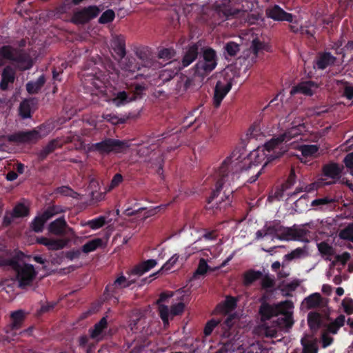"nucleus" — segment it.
I'll return each mask as SVG.
<instances>
[{"label": "nucleus", "instance_id": "nucleus-1", "mask_svg": "<svg viewBox=\"0 0 353 353\" xmlns=\"http://www.w3.org/2000/svg\"><path fill=\"white\" fill-rule=\"evenodd\" d=\"M241 156L239 151H233L230 156L228 157L221 163V166L215 172L214 177L216 179L215 189H214L210 196L207 199L206 210H212L214 214L218 212H225L231 207L233 201V190L225 188L223 192V196L220 200L213 203V201L218 198L221 191L223 188L225 183L229 178V174L234 176L239 171L244 169V166L241 164L239 159Z\"/></svg>", "mask_w": 353, "mask_h": 353}, {"label": "nucleus", "instance_id": "nucleus-2", "mask_svg": "<svg viewBox=\"0 0 353 353\" xmlns=\"http://www.w3.org/2000/svg\"><path fill=\"white\" fill-rule=\"evenodd\" d=\"M292 124L293 125L287 129L284 133L279 134L277 137L272 138L265 143L264 150L268 153L263 152L262 154V157L265 156L267 159L263 166L280 158L287 152L286 147L281 145L283 142H288L306 131L304 123H296V121H293Z\"/></svg>", "mask_w": 353, "mask_h": 353}, {"label": "nucleus", "instance_id": "nucleus-3", "mask_svg": "<svg viewBox=\"0 0 353 353\" xmlns=\"http://www.w3.org/2000/svg\"><path fill=\"white\" fill-rule=\"evenodd\" d=\"M199 61L194 65V74L204 78L208 76L217 66L218 57L215 50L209 46L201 48Z\"/></svg>", "mask_w": 353, "mask_h": 353}, {"label": "nucleus", "instance_id": "nucleus-4", "mask_svg": "<svg viewBox=\"0 0 353 353\" xmlns=\"http://www.w3.org/2000/svg\"><path fill=\"white\" fill-rule=\"evenodd\" d=\"M5 59L17 63L22 70H29L32 66L29 54L8 45L0 48V67L5 65Z\"/></svg>", "mask_w": 353, "mask_h": 353}, {"label": "nucleus", "instance_id": "nucleus-5", "mask_svg": "<svg viewBox=\"0 0 353 353\" xmlns=\"http://www.w3.org/2000/svg\"><path fill=\"white\" fill-rule=\"evenodd\" d=\"M129 147L130 145L126 141L105 138L100 142L92 143L90 146L89 150L92 152H97L102 157H105L111 153H123Z\"/></svg>", "mask_w": 353, "mask_h": 353}, {"label": "nucleus", "instance_id": "nucleus-6", "mask_svg": "<svg viewBox=\"0 0 353 353\" xmlns=\"http://www.w3.org/2000/svg\"><path fill=\"white\" fill-rule=\"evenodd\" d=\"M145 90V87L141 84L137 83L134 88L126 92L125 90L119 91L113 94L112 103L117 107L125 105L137 99L142 97L143 92Z\"/></svg>", "mask_w": 353, "mask_h": 353}, {"label": "nucleus", "instance_id": "nucleus-7", "mask_svg": "<svg viewBox=\"0 0 353 353\" xmlns=\"http://www.w3.org/2000/svg\"><path fill=\"white\" fill-rule=\"evenodd\" d=\"M46 134H41L40 131L36 129L26 131H19L6 136V139L11 143L33 144L37 143Z\"/></svg>", "mask_w": 353, "mask_h": 353}, {"label": "nucleus", "instance_id": "nucleus-8", "mask_svg": "<svg viewBox=\"0 0 353 353\" xmlns=\"http://www.w3.org/2000/svg\"><path fill=\"white\" fill-rule=\"evenodd\" d=\"M100 10L97 6H89L74 12L71 21L76 25H83L97 17Z\"/></svg>", "mask_w": 353, "mask_h": 353}, {"label": "nucleus", "instance_id": "nucleus-9", "mask_svg": "<svg viewBox=\"0 0 353 353\" xmlns=\"http://www.w3.org/2000/svg\"><path fill=\"white\" fill-rule=\"evenodd\" d=\"M232 86V79L224 77L217 81L214 90L213 104L215 108L220 106L221 101Z\"/></svg>", "mask_w": 353, "mask_h": 353}, {"label": "nucleus", "instance_id": "nucleus-10", "mask_svg": "<svg viewBox=\"0 0 353 353\" xmlns=\"http://www.w3.org/2000/svg\"><path fill=\"white\" fill-rule=\"evenodd\" d=\"M19 285L21 288L30 285L36 276L37 272L33 265L25 263L23 265L19 264V268L15 270Z\"/></svg>", "mask_w": 353, "mask_h": 353}, {"label": "nucleus", "instance_id": "nucleus-11", "mask_svg": "<svg viewBox=\"0 0 353 353\" xmlns=\"http://www.w3.org/2000/svg\"><path fill=\"white\" fill-rule=\"evenodd\" d=\"M261 305L259 310V314L261 316V321L270 320L273 316H277L280 313L283 312V303L279 305H271L266 302L265 296H263L261 299ZM288 302L283 303V304Z\"/></svg>", "mask_w": 353, "mask_h": 353}, {"label": "nucleus", "instance_id": "nucleus-12", "mask_svg": "<svg viewBox=\"0 0 353 353\" xmlns=\"http://www.w3.org/2000/svg\"><path fill=\"white\" fill-rule=\"evenodd\" d=\"M265 15L268 18L276 21L294 22V16L291 13L285 12L279 5H274L265 10Z\"/></svg>", "mask_w": 353, "mask_h": 353}, {"label": "nucleus", "instance_id": "nucleus-13", "mask_svg": "<svg viewBox=\"0 0 353 353\" xmlns=\"http://www.w3.org/2000/svg\"><path fill=\"white\" fill-rule=\"evenodd\" d=\"M199 46L200 45L197 42L191 43L185 48L181 63V68L189 66L197 59L199 54Z\"/></svg>", "mask_w": 353, "mask_h": 353}, {"label": "nucleus", "instance_id": "nucleus-14", "mask_svg": "<svg viewBox=\"0 0 353 353\" xmlns=\"http://www.w3.org/2000/svg\"><path fill=\"white\" fill-rule=\"evenodd\" d=\"M133 283L134 281H128L125 276L121 275L116 279L112 283L107 285L104 291V294H107L108 296H114V294L116 293L117 289L128 288Z\"/></svg>", "mask_w": 353, "mask_h": 353}, {"label": "nucleus", "instance_id": "nucleus-15", "mask_svg": "<svg viewBox=\"0 0 353 353\" xmlns=\"http://www.w3.org/2000/svg\"><path fill=\"white\" fill-rule=\"evenodd\" d=\"M111 46L114 52L119 59H123L126 54L125 37L123 34H114L112 36Z\"/></svg>", "mask_w": 353, "mask_h": 353}, {"label": "nucleus", "instance_id": "nucleus-16", "mask_svg": "<svg viewBox=\"0 0 353 353\" xmlns=\"http://www.w3.org/2000/svg\"><path fill=\"white\" fill-rule=\"evenodd\" d=\"M15 71L10 65L6 66L1 73V81L0 82V90L6 91L9 89V84H12L15 80Z\"/></svg>", "mask_w": 353, "mask_h": 353}, {"label": "nucleus", "instance_id": "nucleus-17", "mask_svg": "<svg viewBox=\"0 0 353 353\" xmlns=\"http://www.w3.org/2000/svg\"><path fill=\"white\" fill-rule=\"evenodd\" d=\"M238 3L239 0H219L214 3V7L218 12H222L225 17H228L234 14L233 6Z\"/></svg>", "mask_w": 353, "mask_h": 353}, {"label": "nucleus", "instance_id": "nucleus-18", "mask_svg": "<svg viewBox=\"0 0 353 353\" xmlns=\"http://www.w3.org/2000/svg\"><path fill=\"white\" fill-rule=\"evenodd\" d=\"M322 172L325 176L335 181L341 177L342 169L338 163L331 162L323 166Z\"/></svg>", "mask_w": 353, "mask_h": 353}, {"label": "nucleus", "instance_id": "nucleus-19", "mask_svg": "<svg viewBox=\"0 0 353 353\" xmlns=\"http://www.w3.org/2000/svg\"><path fill=\"white\" fill-rule=\"evenodd\" d=\"M171 65L172 62H170L169 63L166 64L165 66L167 68L164 70H162L160 72L159 79V81L161 82L159 83V85H161V84H165V83L170 81H174V79H176L181 68H179V69L172 70L171 68Z\"/></svg>", "mask_w": 353, "mask_h": 353}, {"label": "nucleus", "instance_id": "nucleus-20", "mask_svg": "<svg viewBox=\"0 0 353 353\" xmlns=\"http://www.w3.org/2000/svg\"><path fill=\"white\" fill-rule=\"evenodd\" d=\"M157 261L154 259H148L135 265L131 270L130 274L136 276H141L145 272L150 270L157 265Z\"/></svg>", "mask_w": 353, "mask_h": 353}, {"label": "nucleus", "instance_id": "nucleus-21", "mask_svg": "<svg viewBox=\"0 0 353 353\" xmlns=\"http://www.w3.org/2000/svg\"><path fill=\"white\" fill-rule=\"evenodd\" d=\"M67 226L68 224L64 216H61L50 223L48 230L53 234L63 235L65 233V228Z\"/></svg>", "mask_w": 353, "mask_h": 353}, {"label": "nucleus", "instance_id": "nucleus-22", "mask_svg": "<svg viewBox=\"0 0 353 353\" xmlns=\"http://www.w3.org/2000/svg\"><path fill=\"white\" fill-rule=\"evenodd\" d=\"M174 81L175 82L174 90L178 94L185 92L192 85V80L185 75H177Z\"/></svg>", "mask_w": 353, "mask_h": 353}, {"label": "nucleus", "instance_id": "nucleus-23", "mask_svg": "<svg viewBox=\"0 0 353 353\" xmlns=\"http://www.w3.org/2000/svg\"><path fill=\"white\" fill-rule=\"evenodd\" d=\"M316 83L312 81H303L294 87L291 91L292 94L303 93L306 95L311 96L313 94L312 88L314 87Z\"/></svg>", "mask_w": 353, "mask_h": 353}, {"label": "nucleus", "instance_id": "nucleus-24", "mask_svg": "<svg viewBox=\"0 0 353 353\" xmlns=\"http://www.w3.org/2000/svg\"><path fill=\"white\" fill-rule=\"evenodd\" d=\"M46 83V77L41 75L36 81H30L26 83V90L29 94L38 93Z\"/></svg>", "mask_w": 353, "mask_h": 353}, {"label": "nucleus", "instance_id": "nucleus-25", "mask_svg": "<svg viewBox=\"0 0 353 353\" xmlns=\"http://www.w3.org/2000/svg\"><path fill=\"white\" fill-rule=\"evenodd\" d=\"M292 228L285 227L281 224L279 221H276V239L281 241H290L292 236Z\"/></svg>", "mask_w": 353, "mask_h": 353}, {"label": "nucleus", "instance_id": "nucleus-26", "mask_svg": "<svg viewBox=\"0 0 353 353\" xmlns=\"http://www.w3.org/2000/svg\"><path fill=\"white\" fill-rule=\"evenodd\" d=\"M59 141L56 139L50 141L45 147L43 148L37 153V157L39 161H43L46 157L53 152L57 148H59Z\"/></svg>", "mask_w": 353, "mask_h": 353}, {"label": "nucleus", "instance_id": "nucleus-27", "mask_svg": "<svg viewBox=\"0 0 353 353\" xmlns=\"http://www.w3.org/2000/svg\"><path fill=\"white\" fill-rule=\"evenodd\" d=\"M335 61V57H334L330 52H325L319 55L316 61V65L319 69L324 70L328 65L333 64Z\"/></svg>", "mask_w": 353, "mask_h": 353}, {"label": "nucleus", "instance_id": "nucleus-28", "mask_svg": "<svg viewBox=\"0 0 353 353\" xmlns=\"http://www.w3.org/2000/svg\"><path fill=\"white\" fill-rule=\"evenodd\" d=\"M263 273L259 270L250 269L243 274V284L245 286H250L254 281L260 279Z\"/></svg>", "mask_w": 353, "mask_h": 353}, {"label": "nucleus", "instance_id": "nucleus-29", "mask_svg": "<svg viewBox=\"0 0 353 353\" xmlns=\"http://www.w3.org/2000/svg\"><path fill=\"white\" fill-rule=\"evenodd\" d=\"M50 218H47L45 215V212H43L41 214L34 218L31 222L30 227L34 232H41L43 230L45 223Z\"/></svg>", "mask_w": 353, "mask_h": 353}, {"label": "nucleus", "instance_id": "nucleus-30", "mask_svg": "<svg viewBox=\"0 0 353 353\" xmlns=\"http://www.w3.org/2000/svg\"><path fill=\"white\" fill-rule=\"evenodd\" d=\"M10 318L12 321L11 329L12 330H17L19 329L22 325L25 319V312L22 310L14 311L11 313Z\"/></svg>", "mask_w": 353, "mask_h": 353}, {"label": "nucleus", "instance_id": "nucleus-31", "mask_svg": "<svg viewBox=\"0 0 353 353\" xmlns=\"http://www.w3.org/2000/svg\"><path fill=\"white\" fill-rule=\"evenodd\" d=\"M108 321L107 317H102L100 321L97 323L92 328L89 330L90 337L92 339L97 338L103 331L107 327Z\"/></svg>", "mask_w": 353, "mask_h": 353}, {"label": "nucleus", "instance_id": "nucleus-32", "mask_svg": "<svg viewBox=\"0 0 353 353\" xmlns=\"http://www.w3.org/2000/svg\"><path fill=\"white\" fill-rule=\"evenodd\" d=\"M322 302V297L319 293H314L306 297L303 303L305 305L307 309L316 308L320 306Z\"/></svg>", "mask_w": 353, "mask_h": 353}, {"label": "nucleus", "instance_id": "nucleus-33", "mask_svg": "<svg viewBox=\"0 0 353 353\" xmlns=\"http://www.w3.org/2000/svg\"><path fill=\"white\" fill-rule=\"evenodd\" d=\"M103 245V241L100 238H96L88 241L81 247L82 252L88 254L95 251L97 248H101Z\"/></svg>", "mask_w": 353, "mask_h": 353}, {"label": "nucleus", "instance_id": "nucleus-34", "mask_svg": "<svg viewBox=\"0 0 353 353\" xmlns=\"http://www.w3.org/2000/svg\"><path fill=\"white\" fill-rule=\"evenodd\" d=\"M283 310L281 313L283 316L278 318V324L283 328H291L294 324L292 314L290 312H284Z\"/></svg>", "mask_w": 353, "mask_h": 353}, {"label": "nucleus", "instance_id": "nucleus-35", "mask_svg": "<svg viewBox=\"0 0 353 353\" xmlns=\"http://www.w3.org/2000/svg\"><path fill=\"white\" fill-rule=\"evenodd\" d=\"M307 323L312 330H317L321 325V315L318 312H310L307 315Z\"/></svg>", "mask_w": 353, "mask_h": 353}, {"label": "nucleus", "instance_id": "nucleus-36", "mask_svg": "<svg viewBox=\"0 0 353 353\" xmlns=\"http://www.w3.org/2000/svg\"><path fill=\"white\" fill-rule=\"evenodd\" d=\"M12 216L16 218H23L30 214V209L22 203H18L12 209Z\"/></svg>", "mask_w": 353, "mask_h": 353}, {"label": "nucleus", "instance_id": "nucleus-37", "mask_svg": "<svg viewBox=\"0 0 353 353\" xmlns=\"http://www.w3.org/2000/svg\"><path fill=\"white\" fill-rule=\"evenodd\" d=\"M0 267H11L14 270L19 267V257L14 256L10 258L0 256Z\"/></svg>", "mask_w": 353, "mask_h": 353}, {"label": "nucleus", "instance_id": "nucleus-38", "mask_svg": "<svg viewBox=\"0 0 353 353\" xmlns=\"http://www.w3.org/2000/svg\"><path fill=\"white\" fill-rule=\"evenodd\" d=\"M237 305V299L232 296H228L225 298L223 305L221 307V310L224 312H229L234 310Z\"/></svg>", "mask_w": 353, "mask_h": 353}, {"label": "nucleus", "instance_id": "nucleus-39", "mask_svg": "<svg viewBox=\"0 0 353 353\" xmlns=\"http://www.w3.org/2000/svg\"><path fill=\"white\" fill-rule=\"evenodd\" d=\"M261 285L263 290H268L274 288L275 285L274 276H271L270 274H266L261 278Z\"/></svg>", "mask_w": 353, "mask_h": 353}, {"label": "nucleus", "instance_id": "nucleus-40", "mask_svg": "<svg viewBox=\"0 0 353 353\" xmlns=\"http://www.w3.org/2000/svg\"><path fill=\"white\" fill-rule=\"evenodd\" d=\"M305 250L302 248H297L292 250L291 252L285 254L283 256V261H292L303 257L305 254Z\"/></svg>", "mask_w": 353, "mask_h": 353}, {"label": "nucleus", "instance_id": "nucleus-41", "mask_svg": "<svg viewBox=\"0 0 353 353\" xmlns=\"http://www.w3.org/2000/svg\"><path fill=\"white\" fill-rule=\"evenodd\" d=\"M66 244L67 241L65 239H50L47 248L50 250H59L63 249Z\"/></svg>", "mask_w": 353, "mask_h": 353}, {"label": "nucleus", "instance_id": "nucleus-42", "mask_svg": "<svg viewBox=\"0 0 353 353\" xmlns=\"http://www.w3.org/2000/svg\"><path fill=\"white\" fill-rule=\"evenodd\" d=\"M300 150L303 157H308L315 154L319 150V147L316 145H303L300 147Z\"/></svg>", "mask_w": 353, "mask_h": 353}, {"label": "nucleus", "instance_id": "nucleus-43", "mask_svg": "<svg viewBox=\"0 0 353 353\" xmlns=\"http://www.w3.org/2000/svg\"><path fill=\"white\" fill-rule=\"evenodd\" d=\"M303 345V353H317L318 347L315 342L310 341L301 340Z\"/></svg>", "mask_w": 353, "mask_h": 353}, {"label": "nucleus", "instance_id": "nucleus-44", "mask_svg": "<svg viewBox=\"0 0 353 353\" xmlns=\"http://www.w3.org/2000/svg\"><path fill=\"white\" fill-rule=\"evenodd\" d=\"M114 12L111 9H108L102 13L99 19V23L101 24L110 23L114 19Z\"/></svg>", "mask_w": 353, "mask_h": 353}, {"label": "nucleus", "instance_id": "nucleus-45", "mask_svg": "<svg viewBox=\"0 0 353 353\" xmlns=\"http://www.w3.org/2000/svg\"><path fill=\"white\" fill-rule=\"evenodd\" d=\"M105 224V219L104 216H99L94 219L88 221L85 225L89 226L92 230H97L103 227Z\"/></svg>", "mask_w": 353, "mask_h": 353}, {"label": "nucleus", "instance_id": "nucleus-46", "mask_svg": "<svg viewBox=\"0 0 353 353\" xmlns=\"http://www.w3.org/2000/svg\"><path fill=\"white\" fill-rule=\"evenodd\" d=\"M339 237L342 239L353 241V223L349 224L341 230Z\"/></svg>", "mask_w": 353, "mask_h": 353}, {"label": "nucleus", "instance_id": "nucleus-47", "mask_svg": "<svg viewBox=\"0 0 353 353\" xmlns=\"http://www.w3.org/2000/svg\"><path fill=\"white\" fill-rule=\"evenodd\" d=\"M225 51L230 57H234L240 50L239 46L234 42L230 41L227 43L224 47Z\"/></svg>", "mask_w": 353, "mask_h": 353}, {"label": "nucleus", "instance_id": "nucleus-48", "mask_svg": "<svg viewBox=\"0 0 353 353\" xmlns=\"http://www.w3.org/2000/svg\"><path fill=\"white\" fill-rule=\"evenodd\" d=\"M308 230L305 228H292L291 240L302 241L307 234Z\"/></svg>", "mask_w": 353, "mask_h": 353}, {"label": "nucleus", "instance_id": "nucleus-49", "mask_svg": "<svg viewBox=\"0 0 353 353\" xmlns=\"http://www.w3.org/2000/svg\"><path fill=\"white\" fill-rule=\"evenodd\" d=\"M170 311L167 305H159V313L164 325H169V314Z\"/></svg>", "mask_w": 353, "mask_h": 353}, {"label": "nucleus", "instance_id": "nucleus-50", "mask_svg": "<svg viewBox=\"0 0 353 353\" xmlns=\"http://www.w3.org/2000/svg\"><path fill=\"white\" fill-rule=\"evenodd\" d=\"M286 190L282 185L280 187H277L275 191L268 196V200L270 202H272L274 200L280 201L283 196L284 192Z\"/></svg>", "mask_w": 353, "mask_h": 353}, {"label": "nucleus", "instance_id": "nucleus-51", "mask_svg": "<svg viewBox=\"0 0 353 353\" xmlns=\"http://www.w3.org/2000/svg\"><path fill=\"white\" fill-rule=\"evenodd\" d=\"M19 113L24 119L30 117V105L28 100H24L20 103Z\"/></svg>", "mask_w": 353, "mask_h": 353}, {"label": "nucleus", "instance_id": "nucleus-52", "mask_svg": "<svg viewBox=\"0 0 353 353\" xmlns=\"http://www.w3.org/2000/svg\"><path fill=\"white\" fill-rule=\"evenodd\" d=\"M318 250L323 255L332 256L334 253L333 248L326 242H321L317 245Z\"/></svg>", "mask_w": 353, "mask_h": 353}, {"label": "nucleus", "instance_id": "nucleus-53", "mask_svg": "<svg viewBox=\"0 0 353 353\" xmlns=\"http://www.w3.org/2000/svg\"><path fill=\"white\" fill-rule=\"evenodd\" d=\"M44 212L46 217L51 219L54 215L63 212L64 210H63L61 206L52 205L48 207Z\"/></svg>", "mask_w": 353, "mask_h": 353}, {"label": "nucleus", "instance_id": "nucleus-54", "mask_svg": "<svg viewBox=\"0 0 353 353\" xmlns=\"http://www.w3.org/2000/svg\"><path fill=\"white\" fill-rule=\"evenodd\" d=\"M296 174L295 171L293 168L290 170V174L288 176L287 180L282 184V185L286 189L288 190L291 188L296 183Z\"/></svg>", "mask_w": 353, "mask_h": 353}, {"label": "nucleus", "instance_id": "nucleus-55", "mask_svg": "<svg viewBox=\"0 0 353 353\" xmlns=\"http://www.w3.org/2000/svg\"><path fill=\"white\" fill-rule=\"evenodd\" d=\"M123 176L120 173L115 174L107 188V191H111L118 187L123 181Z\"/></svg>", "mask_w": 353, "mask_h": 353}, {"label": "nucleus", "instance_id": "nucleus-56", "mask_svg": "<svg viewBox=\"0 0 353 353\" xmlns=\"http://www.w3.org/2000/svg\"><path fill=\"white\" fill-rule=\"evenodd\" d=\"M209 265L204 259H201L199 262V265L195 271V275H204L208 270Z\"/></svg>", "mask_w": 353, "mask_h": 353}, {"label": "nucleus", "instance_id": "nucleus-57", "mask_svg": "<svg viewBox=\"0 0 353 353\" xmlns=\"http://www.w3.org/2000/svg\"><path fill=\"white\" fill-rule=\"evenodd\" d=\"M334 200L325 196L323 198L316 199L312 201L311 206L312 207H317V206H322V205H326L328 204H330L332 203H334Z\"/></svg>", "mask_w": 353, "mask_h": 353}, {"label": "nucleus", "instance_id": "nucleus-58", "mask_svg": "<svg viewBox=\"0 0 353 353\" xmlns=\"http://www.w3.org/2000/svg\"><path fill=\"white\" fill-rule=\"evenodd\" d=\"M175 54V52L171 48H163L159 52L158 57L166 60L171 59Z\"/></svg>", "mask_w": 353, "mask_h": 353}, {"label": "nucleus", "instance_id": "nucleus-59", "mask_svg": "<svg viewBox=\"0 0 353 353\" xmlns=\"http://www.w3.org/2000/svg\"><path fill=\"white\" fill-rule=\"evenodd\" d=\"M220 321H216L215 319H211L208 321L204 328V334L205 336H209L212 334L213 330L219 325Z\"/></svg>", "mask_w": 353, "mask_h": 353}, {"label": "nucleus", "instance_id": "nucleus-60", "mask_svg": "<svg viewBox=\"0 0 353 353\" xmlns=\"http://www.w3.org/2000/svg\"><path fill=\"white\" fill-rule=\"evenodd\" d=\"M263 230L265 232L266 236L270 235L276 239V221H273L270 225H265L263 227Z\"/></svg>", "mask_w": 353, "mask_h": 353}, {"label": "nucleus", "instance_id": "nucleus-61", "mask_svg": "<svg viewBox=\"0 0 353 353\" xmlns=\"http://www.w3.org/2000/svg\"><path fill=\"white\" fill-rule=\"evenodd\" d=\"M185 309V304L179 302L176 304L172 305L170 307V314L172 316H178L181 314Z\"/></svg>", "mask_w": 353, "mask_h": 353}, {"label": "nucleus", "instance_id": "nucleus-62", "mask_svg": "<svg viewBox=\"0 0 353 353\" xmlns=\"http://www.w3.org/2000/svg\"><path fill=\"white\" fill-rule=\"evenodd\" d=\"M342 305L344 310V312L350 315L353 314V300L350 298H345L342 301Z\"/></svg>", "mask_w": 353, "mask_h": 353}, {"label": "nucleus", "instance_id": "nucleus-63", "mask_svg": "<svg viewBox=\"0 0 353 353\" xmlns=\"http://www.w3.org/2000/svg\"><path fill=\"white\" fill-rule=\"evenodd\" d=\"M179 259L177 254H174L161 268L162 271H169L176 263Z\"/></svg>", "mask_w": 353, "mask_h": 353}, {"label": "nucleus", "instance_id": "nucleus-64", "mask_svg": "<svg viewBox=\"0 0 353 353\" xmlns=\"http://www.w3.org/2000/svg\"><path fill=\"white\" fill-rule=\"evenodd\" d=\"M81 249H72L70 251L66 252L65 257L70 261H73L76 259H79L81 256Z\"/></svg>", "mask_w": 353, "mask_h": 353}]
</instances>
